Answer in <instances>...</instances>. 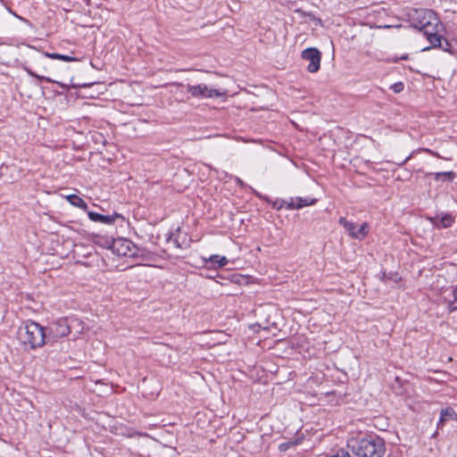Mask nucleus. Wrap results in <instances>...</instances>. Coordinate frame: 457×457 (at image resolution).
I'll list each match as a JSON object with an SVG mask.
<instances>
[{
	"instance_id": "6ab92c4d",
	"label": "nucleus",
	"mask_w": 457,
	"mask_h": 457,
	"mask_svg": "<svg viewBox=\"0 0 457 457\" xmlns=\"http://www.w3.org/2000/svg\"><path fill=\"white\" fill-rule=\"evenodd\" d=\"M453 300L449 302L448 309L450 312H453L457 310V286L454 287L453 291Z\"/></svg>"
},
{
	"instance_id": "9b49d317",
	"label": "nucleus",
	"mask_w": 457,
	"mask_h": 457,
	"mask_svg": "<svg viewBox=\"0 0 457 457\" xmlns=\"http://www.w3.org/2000/svg\"><path fill=\"white\" fill-rule=\"evenodd\" d=\"M316 203V199L315 198H311V197H306V198H302V197H295V198H292L290 203H289V205L292 209H301L303 207H305V206H310V205H312Z\"/></svg>"
},
{
	"instance_id": "1a4fd4ad",
	"label": "nucleus",
	"mask_w": 457,
	"mask_h": 457,
	"mask_svg": "<svg viewBox=\"0 0 457 457\" xmlns=\"http://www.w3.org/2000/svg\"><path fill=\"white\" fill-rule=\"evenodd\" d=\"M87 216L91 221L104 225H111L115 221L117 218L120 217L119 214H113L110 216L99 214L94 212H87Z\"/></svg>"
},
{
	"instance_id": "a211bd4d",
	"label": "nucleus",
	"mask_w": 457,
	"mask_h": 457,
	"mask_svg": "<svg viewBox=\"0 0 457 457\" xmlns=\"http://www.w3.org/2000/svg\"><path fill=\"white\" fill-rule=\"evenodd\" d=\"M112 240H110L104 237H96L95 239L96 244L111 249V244Z\"/></svg>"
},
{
	"instance_id": "f257e3e1",
	"label": "nucleus",
	"mask_w": 457,
	"mask_h": 457,
	"mask_svg": "<svg viewBox=\"0 0 457 457\" xmlns=\"http://www.w3.org/2000/svg\"><path fill=\"white\" fill-rule=\"evenodd\" d=\"M409 19L414 28L422 30L433 46H441L438 36V19L434 12L428 9H413L409 13Z\"/></svg>"
},
{
	"instance_id": "5701e85b",
	"label": "nucleus",
	"mask_w": 457,
	"mask_h": 457,
	"mask_svg": "<svg viewBox=\"0 0 457 457\" xmlns=\"http://www.w3.org/2000/svg\"><path fill=\"white\" fill-rule=\"evenodd\" d=\"M402 59H407V56L406 55L402 56Z\"/></svg>"
},
{
	"instance_id": "dca6fc26",
	"label": "nucleus",
	"mask_w": 457,
	"mask_h": 457,
	"mask_svg": "<svg viewBox=\"0 0 457 457\" xmlns=\"http://www.w3.org/2000/svg\"><path fill=\"white\" fill-rule=\"evenodd\" d=\"M453 222V218L451 215L445 214L441 217L438 223L435 222V224L438 227L441 226L443 228H448L452 225Z\"/></svg>"
},
{
	"instance_id": "f3484780",
	"label": "nucleus",
	"mask_w": 457,
	"mask_h": 457,
	"mask_svg": "<svg viewBox=\"0 0 457 457\" xmlns=\"http://www.w3.org/2000/svg\"><path fill=\"white\" fill-rule=\"evenodd\" d=\"M66 198L74 206L82 207L84 204L83 199L78 195H70Z\"/></svg>"
},
{
	"instance_id": "7ed1b4c3",
	"label": "nucleus",
	"mask_w": 457,
	"mask_h": 457,
	"mask_svg": "<svg viewBox=\"0 0 457 457\" xmlns=\"http://www.w3.org/2000/svg\"><path fill=\"white\" fill-rule=\"evenodd\" d=\"M348 445L361 457H383L386 452L384 440L377 436L352 439Z\"/></svg>"
},
{
	"instance_id": "9d476101",
	"label": "nucleus",
	"mask_w": 457,
	"mask_h": 457,
	"mask_svg": "<svg viewBox=\"0 0 457 457\" xmlns=\"http://www.w3.org/2000/svg\"><path fill=\"white\" fill-rule=\"evenodd\" d=\"M205 265H209L211 268L218 269L224 267L228 264V259L225 256H221L219 254H213L209 256L208 258H203Z\"/></svg>"
},
{
	"instance_id": "2eb2a0df",
	"label": "nucleus",
	"mask_w": 457,
	"mask_h": 457,
	"mask_svg": "<svg viewBox=\"0 0 457 457\" xmlns=\"http://www.w3.org/2000/svg\"><path fill=\"white\" fill-rule=\"evenodd\" d=\"M45 55L51 59H57V60H61V61H64V62H72V61L77 60V58H75L73 56L64 55V54H55V53H45Z\"/></svg>"
},
{
	"instance_id": "0eeeda50",
	"label": "nucleus",
	"mask_w": 457,
	"mask_h": 457,
	"mask_svg": "<svg viewBox=\"0 0 457 457\" xmlns=\"http://www.w3.org/2000/svg\"><path fill=\"white\" fill-rule=\"evenodd\" d=\"M303 59L309 62L307 70L309 72L314 73L320 70L321 54L317 48H307L302 53Z\"/></svg>"
},
{
	"instance_id": "412c9836",
	"label": "nucleus",
	"mask_w": 457,
	"mask_h": 457,
	"mask_svg": "<svg viewBox=\"0 0 457 457\" xmlns=\"http://www.w3.org/2000/svg\"><path fill=\"white\" fill-rule=\"evenodd\" d=\"M29 74H30L31 76H33V77L38 78V79H46V80H47V81H50V79H46L45 77L37 76V75H36V74H35L34 72H32V71H29Z\"/></svg>"
},
{
	"instance_id": "aec40b11",
	"label": "nucleus",
	"mask_w": 457,
	"mask_h": 457,
	"mask_svg": "<svg viewBox=\"0 0 457 457\" xmlns=\"http://www.w3.org/2000/svg\"><path fill=\"white\" fill-rule=\"evenodd\" d=\"M393 87H394V91L398 93V92L402 91L403 86L402 83H399V84H395Z\"/></svg>"
},
{
	"instance_id": "4468645a",
	"label": "nucleus",
	"mask_w": 457,
	"mask_h": 457,
	"mask_svg": "<svg viewBox=\"0 0 457 457\" xmlns=\"http://www.w3.org/2000/svg\"><path fill=\"white\" fill-rule=\"evenodd\" d=\"M434 177L435 180H453L455 177L454 173L452 171L446 172H436L431 174Z\"/></svg>"
},
{
	"instance_id": "4be33fe9",
	"label": "nucleus",
	"mask_w": 457,
	"mask_h": 457,
	"mask_svg": "<svg viewBox=\"0 0 457 457\" xmlns=\"http://www.w3.org/2000/svg\"><path fill=\"white\" fill-rule=\"evenodd\" d=\"M342 456H343V457H349V454H348V453H342Z\"/></svg>"
},
{
	"instance_id": "6e6552de",
	"label": "nucleus",
	"mask_w": 457,
	"mask_h": 457,
	"mask_svg": "<svg viewBox=\"0 0 457 457\" xmlns=\"http://www.w3.org/2000/svg\"><path fill=\"white\" fill-rule=\"evenodd\" d=\"M70 333V326L65 320H59L49 325L46 337L50 340H57L66 337Z\"/></svg>"
},
{
	"instance_id": "f03ea898",
	"label": "nucleus",
	"mask_w": 457,
	"mask_h": 457,
	"mask_svg": "<svg viewBox=\"0 0 457 457\" xmlns=\"http://www.w3.org/2000/svg\"><path fill=\"white\" fill-rule=\"evenodd\" d=\"M46 338L45 328L32 320L24 322L18 329V340L28 350L42 347Z\"/></svg>"
},
{
	"instance_id": "ddd939ff",
	"label": "nucleus",
	"mask_w": 457,
	"mask_h": 457,
	"mask_svg": "<svg viewBox=\"0 0 457 457\" xmlns=\"http://www.w3.org/2000/svg\"><path fill=\"white\" fill-rule=\"evenodd\" d=\"M455 419H456L455 411L451 407L445 408V409L441 410L440 419L438 421V427L443 426L444 423L445 421H447L448 420H455Z\"/></svg>"
},
{
	"instance_id": "423d86ee",
	"label": "nucleus",
	"mask_w": 457,
	"mask_h": 457,
	"mask_svg": "<svg viewBox=\"0 0 457 457\" xmlns=\"http://www.w3.org/2000/svg\"><path fill=\"white\" fill-rule=\"evenodd\" d=\"M111 250L120 256L134 257L137 255V246L127 238H117L112 241Z\"/></svg>"
},
{
	"instance_id": "20e7f679",
	"label": "nucleus",
	"mask_w": 457,
	"mask_h": 457,
	"mask_svg": "<svg viewBox=\"0 0 457 457\" xmlns=\"http://www.w3.org/2000/svg\"><path fill=\"white\" fill-rule=\"evenodd\" d=\"M187 89L193 97L196 98H226L228 96L227 89L204 83H200L197 85L187 84Z\"/></svg>"
},
{
	"instance_id": "f8f14e48",
	"label": "nucleus",
	"mask_w": 457,
	"mask_h": 457,
	"mask_svg": "<svg viewBox=\"0 0 457 457\" xmlns=\"http://www.w3.org/2000/svg\"><path fill=\"white\" fill-rule=\"evenodd\" d=\"M90 134L91 140L94 144V145L92 146L93 150L96 152H100L106 143L105 137L102 133L97 131H91Z\"/></svg>"
},
{
	"instance_id": "39448f33",
	"label": "nucleus",
	"mask_w": 457,
	"mask_h": 457,
	"mask_svg": "<svg viewBox=\"0 0 457 457\" xmlns=\"http://www.w3.org/2000/svg\"><path fill=\"white\" fill-rule=\"evenodd\" d=\"M338 223L346 230L350 237L359 241L363 240L370 231V226L367 222L358 225L341 217Z\"/></svg>"
}]
</instances>
